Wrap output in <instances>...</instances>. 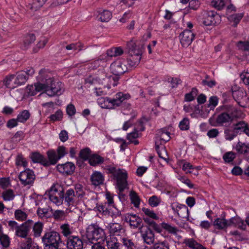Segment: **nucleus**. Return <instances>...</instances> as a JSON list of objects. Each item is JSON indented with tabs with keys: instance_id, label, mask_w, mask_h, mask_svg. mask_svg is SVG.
<instances>
[{
	"instance_id": "19",
	"label": "nucleus",
	"mask_w": 249,
	"mask_h": 249,
	"mask_svg": "<svg viewBox=\"0 0 249 249\" xmlns=\"http://www.w3.org/2000/svg\"><path fill=\"white\" fill-rule=\"evenodd\" d=\"M219 16L213 11L206 12L204 15L203 23L206 26H211L217 23L216 20L219 19Z\"/></svg>"
},
{
	"instance_id": "53",
	"label": "nucleus",
	"mask_w": 249,
	"mask_h": 249,
	"mask_svg": "<svg viewBox=\"0 0 249 249\" xmlns=\"http://www.w3.org/2000/svg\"><path fill=\"white\" fill-rule=\"evenodd\" d=\"M15 218L19 221L25 220L27 217V214L21 210H17L15 212Z\"/></svg>"
},
{
	"instance_id": "37",
	"label": "nucleus",
	"mask_w": 249,
	"mask_h": 249,
	"mask_svg": "<svg viewBox=\"0 0 249 249\" xmlns=\"http://www.w3.org/2000/svg\"><path fill=\"white\" fill-rule=\"evenodd\" d=\"M60 229L63 236L67 237V238H68L71 236H72L71 235L72 233V230L69 224H64L61 225L60 227Z\"/></svg>"
},
{
	"instance_id": "5",
	"label": "nucleus",
	"mask_w": 249,
	"mask_h": 249,
	"mask_svg": "<svg viewBox=\"0 0 249 249\" xmlns=\"http://www.w3.org/2000/svg\"><path fill=\"white\" fill-rule=\"evenodd\" d=\"M41 239L44 249H61L62 240L59 232L53 230L45 231Z\"/></svg>"
},
{
	"instance_id": "1",
	"label": "nucleus",
	"mask_w": 249,
	"mask_h": 249,
	"mask_svg": "<svg viewBox=\"0 0 249 249\" xmlns=\"http://www.w3.org/2000/svg\"><path fill=\"white\" fill-rule=\"evenodd\" d=\"M36 88L38 91H44L50 97L59 96L65 90L62 82L51 78L46 79L45 83H37Z\"/></svg>"
},
{
	"instance_id": "57",
	"label": "nucleus",
	"mask_w": 249,
	"mask_h": 249,
	"mask_svg": "<svg viewBox=\"0 0 249 249\" xmlns=\"http://www.w3.org/2000/svg\"><path fill=\"white\" fill-rule=\"evenodd\" d=\"M0 242L3 247L7 248L10 244V238L7 235L2 233L0 235Z\"/></svg>"
},
{
	"instance_id": "8",
	"label": "nucleus",
	"mask_w": 249,
	"mask_h": 249,
	"mask_svg": "<svg viewBox=\"0 0 249 249\" xmlns=\"http://www.w3.org/2000/svg\"><path fill=\"white\" fill-rule=\"evenodd\" d=\"M18 178L24 186L32 185L35 180L36 175L32 170L27 168L20 173Z\"/></svg>"
},
{
	"instance_id": "12",
	"label": "nucleus",
	"mask_w": 249,
	"mask_h": 249,
	"mask_svg": "<svg viewBox=\"0 0 249 249\" xmlns=\"http://www.w3.org/2000/svg\"><path fill=\"white\" fill-rule=\"evenodd\" d=\"M232 96L240 106L245 107L246 106L248 98L246 91L243 89L240 88L233 91Z\"/></svg>"
},
{
	"instance_id": "49",
	"label": "nucleus",
	"mask_w": 249,
	"mask_h": 249,
	"mask_svg": "<svg viewBox=\"0 0 249 249\" xmlns=\"http://www.w3.org/2000/svg\"><path fill=\"white\" fill-rule=\"evenodd\" d=\"M63 116V113L61 109L57 110L53 114H52L49 117L50 120L52 121H61Z\"/></svg>"
},
{
	"instance_id": "42",
	"label": "nucleus",
	"mask_w": 249,
	"mask_h": 249,
	"mask_svg": "<svg viewBox=\"0 0 249 249\" xmlns=\"http://www.w3.org/2000/svg\"><path fill=\"white\" fill-rule=\"evenodd\" d=\"M30 117V113L27 110H24L20 112L17 116V120L20 123L26 122Z\"/></svg>"
},
{
	"instance_id": "62",
	"label": "nucleus",
	"mask_w": 249,
	"mask_h": 249,
	"mask_svg": "<svg viewBox=\"0 0 249 249\" xmlns=\"http://www.w3.org/2000/svg\"><path fill=\"white\" fill-rule=\"evenodd\" d=\"M142 211L145 215L148 216V217H150L153 219H158V216L153 211H152L146 208H143Z\"/></svg>"
},
{
	"instance_id": "15",
	"label": "nucleus",
	"mask_w": 249,
	"mask_h": 249,
	"mask_svg": "<svg viewBox=\"0 0 249 249\" xmlns=\"http://www.w3.org/2000/svg\"><path fill=\"white\" fill-rule=\"evenodd\" d=\"M110 69L112 73L115 75H120L124 74L127 70V68L124 61H118L112 63Z\"/></svg>"
},
{
	"instance_id": "25",
	"label": "nucleus",
	"mask_w": 249,
	"mask_h": 249,
	"mask_svg": "<svg viewBox=\"0 0 249 249\" xmlns=\"http://www.w3.org/2000/svg\"><path fill=\"white\" fill-rule=\"evenodd\" d=\"M229 226H234L242 230H245L246 228L244 221L238 216L231 218L229 221Z\"/></svg>"
},
{
	"instance_id": "30",
	"label": "nucleus",
	"mask_w": 249,
	"mask_h": 249,
	"mask_svg": "<svg viewBox=\"0 0 249 249\" xmlns=\"http://www.w3.org/2000/svg\"><path fill=\"white\" fill-rule=\"evenodd\" d=\"M213 225L219 230L226 229L229 226V221L225 218H217L213 222Z\"/></svg>"
},
{
	"instance_id": "47",
	"label": "nucleus",
	"mask_w": 249,
	"mask_h": 249,
	"mask_svg": "<svg viewBox=\"0 0 249 249\" xmlns=\"http://www.w3.org/2000/svg\"><path fill=\"white\" fill-rule=\"evenodd\" d=\"M188 246L193 249H205V247L193 239H188Z\"/></svg>"
},
{
	"instance_id": "16",
	"label": "nucleus",
	"mask_w": 249,
	"mask_h": 249,
	"mask_svg": "<svg viewBox=\"0 0 249 249\" xmlns=\"http://www.w3.org/2000/svg\"><path fill=\"white\" fill-rule=\"evenodd\" d=\"M170 139V133L166 128H161L157 131L155 141H158L160 145H163V144L168 142Z\"/></svg>"
},
{
	"instance_id": "14",
	"label": "nucleus",
	"mask_w": 249,
	"mask_h": 249,
	"mask_svg": "<svg viewBox=\"0 0 249 249\" xmlns=\"http://www.w3.org/2000/svg\"><path fill=\"white\" fill-rule=\"evenodd\" d=\"M141 237L144 242L147 245H151L154 243L155 236L152 231L148 227H143L140 231Z\"/></svg>"
},
{
	"instance_id": "45",
	"label": "nucleus",
	"mask_w": 249,
	"mask_h": 249,
	"mask_svg": "<svg viewBox=\"0 0 249 249\" xmlns=\"http://www.w3.org/2000/svg\"><path fill=\"white\" fill-rule=\"evenodd\" d=\"M130 197L131 203L135 207H138L140 203V199L138 194L135 191H131L130 193Z\"/></svg>"
},
{
	"instance_id": "33",
	"label": "nucleus",
	"mask_w": 249,
	"mask_h": 249,
	"mask_svg": "<svg viewBox=\"0 0 249 249\" xmlns=\"http://www.w3.org/2000/svg\"><path fill=\"white\" fill-rule=\"evenodd\" d=\"M47 154L49 159V160H48V162H49V166L51 164L53 165L56 164L58 160L60 159L58 155H56V153L54 150H49Z\"/></svg>"
},
{
	"instance_id": "52",
	"label": "nucleus",
	"mask_w": 249,
	"mask_h": 249,
	"mask_svg": "<svg viewBox=\"0 0 249 249\" xmlns=\"http://www.w3.org/2000/svg\"><path fill=\"white\" fill-rule=\"evenodd\" d=\"M122 242L124 246L127 248V249H135L136 246L133 241L128 238H123L122 239Z\"/></svg>"
},
{
	"instance_id": "11",
	"label": "nucleus",
	"mask_w": 249,
	"mask_h": 249,
	"mask_svg": "<svg viewBox=\"0 0 249 249\" xmlns=\"http://www.w3.org/2000/svg\"><path fill=\"white\" fill-rule=\"evenodd\" d=\"M125 221L129 223L132 229L139 228L140 231L143 228L142 219L136 214H127L125 217Z\"/></svg>"
},
{
	"instance_id": "58",
	"label": "nucleus",
	"mask_w": 249,
	"mask_h": 249,
	"mask_svg": "<svg viewBox=\"0 0 249 249\" xmlns=\"http://www.w3.org/2000/svg\"><path fill=\"white\" fill-rule=\"evenodd\" d=\"M211 5L215 8L221 10L224 7L225 2L223 0H213L211 2Z\"/></svg>"
},
{
	"instance_id": "50",
	"label": "nucleus",
	"mask_w": 249,
	"mask_h": 249,
	"mask_svg": "<svg viewBox=\"0 0 249 249\" xmlns=\"http://www.w3.org/2000/svg\"><path fill=\"white\" fill-rule=\"evenodd\" d=\"M83 45L80 42H78L75 43H71L68 45L66 47V49L67 50H73L80 51L82 49Z\"/></svg>"
},
{
	"instance_id": "61",
	"label": "nucleus",
	"mask_w": 249,
	"mask_h": 249,
	"mask_svg": "<svg viewBox=\"0 0 249 249\" xmlns=\"http://www.w3.org/2000/svg\"><path fill=\"white\" fill-rule=\"evenodd\" d=\"M66 112L69 117L72 118L76 113V108L72 104H69L66 108Z\"/></svg>"
},
{
	"instance_id": "64",
	"label": "nucleus",
	"mask_w": 249,
	"mask_h": 249,
	"mask_svg": "<svg viewBox=\"0 0 249 249\" xmlns=\"http://www.w3.org/2000/svg\"><path fill=\"white\" fill-rule=\"evenodd\" d=\"M240 77L244 84L249 85V71H244L240 74Z\"/></svg>"
},
{
	"instance_id": "17",
	"label": "nucleus",
	"mask_w": 249,
	"mask_h": 249,
	"mask_svg": "<svg viewBox=\"0 0 249 249\" xmlns=\"http://www.w3.org/2000/svg\"><path fill=\"white\" fill-rule=\"evenodd\" d=\"M142 45L136 40L131 39L127 43V49L129 54H142Z\"/></svg>"
},
{
	"instance_id": "24",
	"label": "nucleus",
	"mask_w": 249,
	"mask_h": 249,
	"mask_svg": "<svg viewBox=\"0 0 249 249\" xmlns=\"http://www.w3.org/2000/svg\"><path fill=\"white\" fill-rule=\"evenodd\" d=\"M31 158L34 162L39 163L45 166H49L48 160L39 153H33L31 156Z\"/></svg>"
},
{
	"instance_id": "48",
	"label": "nucleus",
	"mask_w": 249,
	"mask_h": 249,
	"mask_svg": "<svg viewBox=\"0 0 249 249\" xmlns=\"http://www.w3.org/2000/svg\"><path fill=\"white\" fill-rule=\"evenodd\" d=\"M225 138L227 140L231 141L237 136V132L233 130L227 128L224 130Z\"/></svg>"
},
{
	"instance_id": "6",
	"label": "nucleus",
	"mask_w": 249,
	"mask_h": 249,
	"mask_svg": "<svg viewBox=\"0 0 249 249\" xmlns=\"http://www.w3.org/2000/svg\"><path fill=\"white\" fill-rule=\"evenodd\" d=\"M226 112H223L218 115L216 119L211 117L209 119L210 124L213 126L223 125L225 123L231 122L233 118L235 116L236 109L231 105L224 106Z\"/></svg>"
},
{
	"instance_id": "38",
	"label": "nucleus",
	"mask_w": 249,
	"mask_h": 249,
	"mask_svg": "<svg viewBox=\"0 0 249 249\" xmlns=\"http://www.w3.org/2000/svg\"><path fill=\"white\" fill-rule=\"evenodd\" d=\"M99 19L102 22H107L112 18V13L107 10H103L98 15Z\"/></svg>"
},
{
	"instance_id": "59",
	"label": "nucleus",
	"mask_w": 249,
	"mask_h": 249,
	"mask_svg": "<svg viewBox=\"0 0 249 249\" xmlns=\"http://www.w3.org/2000/svg\"><path fill=\"white\" fill-rule=\"evenodd\" d=\"M160 202V199L156 196H153L150 197L148 200L149 204L153 207H157Z\"/></svg>"
},
{
	"instance_id": "35",
	"label": "nucleus",
	"mask_w": 249,
	"mask_h": 249,
	"mask_svg": "<svg viewBox=\"0 0 249 249\" xmlns=\"http://www.w3.org/2000/svg\"><path fill=\"white\" fill-rule=\"evenodd\" d=\"M107 249H119L120 244L115 237H111L106 239Z\"/></svg>"
},
{
	"instance_id": "18",
	"label": "nucleus",
	"mask_w": 249,
	"mask_h": 249,
	"mask_svg": "<svg viewBox=\"0 0 249 249\" xmlns=\"http://www.w3.org/2000/svg\"><path fill=\"white\" fill-rule=\"evenodd\" d=\"M57 170L63 175H71L75 170V165L71 162H67L64 164L57 165Z\"/></svg>"
},
{
	"instance_id": "10",
	"label": "nucleus",
	"mask_w": 249,
	"mask_h": 249,
	"mask_svg": "<svg viewBox=\"0 0 249 249\" xmlns=\"http://www.w3.org/2000/svg\"><path fill=\"white\" fill-rule=\"evenodd\" d=\"M66 245L67 249H83V241L81 237L72 235L67 238Z\"/></svg>"
},
{
	"instance_id": "3",
	"label": "nucleus",
	"mask_w": 249,
	"mask_h": 249,
	"mask_svg": "<svg viewBox=\"0 0 249 249\" xmlns=\"http://www.w3.org/2000/svg\"><path fill=\"white\" fill-rule=\"evenodd\" d=\"M86 237L90 243L104 242L107 239L105 230L101 228L97 222L92 223L87 227L86 230Z\"/></svg>"
},
{
	"instance_id": "60",
	"label": "nucleus",
	"mask_w": 249,
	"mask_h": 249,
	"mask_svg": "<svg viewBox=\"0 0 249 249\" xmlns=\"http://www.w3.org/2000/svg\"><path fill=\"white\" fill-rule=\"evenodd\" d=\"M14 75H10L5 78L3 81V83L4 85L7 88L12 89L16 87V86L12 85L11 83L12 81L14 79Z\"/></svg>"
},
{
	"instance_id": "20",
	"label": "nucleus",
	"mask_w": 249,
	"mask_h": 249,
	"mask_svg": "<svg viewBox=\"0 0 249 249\" xmlns=\"http://www.w3.org/2000/svg\"><path fill=\"white\" fill-rule=\"evenodd\" d=\"M77 196L72 189L67 190L65 194L64 193V199L65 203L68 206H74L76 204Z\"/></svg>"
},
{
	"instance_id": "56",
	"label": "nucleus",
	"mask_w": 249,
	"mask_h": 249,
	"mask_svg": "<svg viewBox=\"0 0 249 249\" xmlns=\"http://www.w3.org/2000/svg\"><path fill=\"white\" fill-rule=\"evenodd\" d=\"M161 227L163 229L171 233L176 234L178 231V229L177 228L173 227L168 223L164 222L162 223Z\"/></svg>"
},
{
	"instance_id": "43",
	"label": "nucleus",
	"mask_w": 249,
	"mask_h": 249,
	"mask_svg": "<svg viewBox=\"0 0 249 249\" xmlns=\"http://www.w3.org/2000/svg\"><path fill=\"white\" fill-rule=\"evenodd\" d=\"M15 164L17 166L26 167L27 166L28 162L22 154L18 153L16 158Z\"/></svg>"
},
{
	"instance_id": "23",
	"label": "nucleus",
	"mask_w": 249,
	"mask_h": 249,
	"mask_svg": "<svg viewBox=\"0 0 249 249\" xmlns=\"http://www.w3.org/2000/svg\"><path fill=\"white\" fill-rule=\"evenodd\" d=\"M91 184L94 186L103 184L104 181V176L100 172L94 171L90 176Z\"/></svg>"
},
{
	"instance_id": "13",
	"label": "nucleus",
	"mask_w": 249,
	"mask_h": 249,
	"mask_svg": "<svg viewBox=\"0 0 249 249\" xmlns=\"http://www.w3.org/2000/svg\"><path fill=\"white\" fill-rule=\"evenodd\" d=\"M33 224L32 220H28L19 226L15 232L16 235L23 238H26Z\"/></svg>"
},
{
	"instance_id": "46",
	"label": "nucleus",
	"mask_w": 249,
	"mask_h": 249,
	"mask_svg": "<svg viewBox=\"0 0 249 249\" xmlns=\"http://www.w3.org/2000/svg\"><path fill=\"white\" fill-rule=\"evenodd\" d=\"M37 214L41 218H48L50 216L49 209L48 208H41L39 207L37 210Z\"/></svg>"
},
{
	"instance_id": "55",
	"label": "nucleus",
	"mask_w": 249,
	"mask_h": 249,
	"mask_svg": "<svg viewBox=\"0 0 249 249\" xmlns=\"http://www.w3.org/2000/svg\"><path fill=\"white\" fill-rule=\"evenodd\" d=\"M247 124L245 122L241 121L234 125V130L235 132L238 133L240 131H243L245 132Z\"/></svg>"
},
{
	"instance_id": "40",
	"label": "nucleus",
	"mask_w": 249,
	"mask_h": 249,
	"mask_svg": "<svg viewBox=\"0 0 249 249\" xmlns=\"http://www.w3.org/2000/svg\"><path fill=\"white\" fill-rule=\"evenodd\" d=\"M236 46L239 50L246 53V54L249 52V41H239L236 43Z\"/></svg>"
},
{
	"instance_id": "4",
	"label": "nucleus",
	"mask_w": 249,
	"mask_h": 249,
	"mask_svg": "<svg viewBox=\"0 0 249 249\" xmlns=\"http://www.w3.org/2000/svg\"><path fill=\"white\" fill-rule=\"evenodd\" d=\"M130 98L129 94L119 92L116 93L113 98L102 97L98 99V102L103 108H115L123 104L126 103V100Z\"/></svg>"
},
{
	"instance_id": "9",
	"label": "nucleus",
	"mask_w": 249,
	"mask_h": 249,
	"mask_svg": "<svg viewBox=\"0 0 249 249\" xmlns=\"http://www.w3.org/2000/svg\"><path fill=\"white\" fill-rule=\"evenodd\" d=\"M35 72L33 68L25 71H21L17 72L16 78L14 81V84L16 86L24 84L28 80L30 76H32Z\"/></svg>"
},
{
	"instance_id": "32",
	"label": "nucleus",
	"mask_w": 249,
	"mask_h": 249,
	"mask_svg": "<svg viewBox=\"0 0 249 249\" xmlns=\"http://www.w3.org/2000/svg\"><path fill=\"white\" fill-rule=\"evenodd\" d=\"M43 229V224L40 222H37L34 224L33 226V235L35 237L41 236Z\"/></svg>"
},
{
	"instance_id": "39",
	"label": "nucleus",
	"mask_w": 249,
	"mask_h": 249,
	"mask_svg": "<svg viewBox=\"0 0 249 249\" xmlns=\"http://www.w3.org/2000/svg\"><path fill=\"white\" fill-rule=\"evenodd\" d=\"M91 150L88 148L86 147L81 149L79 153V157L84 161L89 160L91 155Z\"/></svg>"
},
{
	"instance_id": "26",
	"label": "nucleus",
	"mask_w": 249,
	"mask_h": 249,
	"mask_svg": "<svg viewBox=\"0 0 249 249\" xmlns=\"http://www.w3.org/2000/svg\"><path fill=\"white\" fill-rule=\"evenodd\" d=\"M142 58V54H129V57L127 59V63L131 67H135L140 63Z\"/></svg>"
},
{
	"instance_id": "54",
	"label": "nucleus",
	"mask_w": 249,
	"mask_h": 249,
	"mask_svg": "<svg viewBox=\"0 0 249 249\" xmlns=\"http://www.w3.org/2000/svg\"><path fill=\"white\" fill-rule=\"evenodd\" d=\"M107 212V215H110L112 217H116L121 214V212L115 207L109 206Z\"/></svg>"
},
{
	"instance_id": "22",
	"label": "nucleus",
	"mask_w": 249,
	"mask_h": 249,
	"mask_svg": "<svg viewBox=\"0 0 249 249\" xmlns=\"http://www.w3.org/2000/svg\"><path fill=\"white\" fill-rule=\"evenodd\" d=\"M172 209L175 212V207H176V212L179 217L182 218V220L186 221L187 220V208L185 205H179L174 203L172 204Z\"/></svg>"
},
{
	"instance_id": "36",
	"label": "nucleus",
	"mask_w": 249,
	"mask_h": 249,
	"mask_svg": "<svg viewBox=\"0 0 249 249\" xmlns=\"http://www.w3.org/2000/svg\"><path fill=\"white\" fill-rule=\"evenodd\" d=\"M236 151L240 154H246L249 152V143L239 142L236 146Z\"/></svg>"
},
{
	"instance_id": "29",
	"label": "nucleus",
	"mask_w": 249,
	"mask_h": 249,
	"mask_svg": "<svg viewBox=\"0 0 249 249\" xmlns=\"http://www.w3.org/2000/svg\"><path fill=\"white\" fill-rule=\"evenodd\" d=\"M105 161L104 158L101 156L94 154L90 156L89 160V164L93 166H95L104 163Z\"/></svg>"
},
{
	"instance_id": "21",
	"label": "nucleus",
	"mask_w": 249,
	"mask_h": 249,
	"mask_svg": "<svg viewBox=\"0 0 249 249\" xmlns=\"http://www.w3.org/2000/svg\"><path fill=\"white\" fill-rule=\"evenodd\" d=\"M107 227L111 236L120 235L123 231L122 225L117 223H110Z\"/></svg>"
},
{
	"instance_id": "41",
	"label": "nucleus",
	"mask_w": 249,
	"mask_h": 249,
	"mask_svg": "<svg viewBox=\"0 0 249 249\" xmlns=\"http://www.w3.org/2000/svg\"><path fill=\"white\" fill-rule=\"evenodd\" d=\"M138 137V131L136 130L127 134L126 136V138L129 141V142L134 143L135 145H137L139 143V141L137 140V138Z\"/></svg>"
},
{
	"instance_id": "28",
	"label": "nucleus",
	"mask_w": 249,
	"mask_h": 249,
	"mask_svg": "<svg viewBox=\"0 0 249 249\" xmlns=\"http://www.w3.org/2000/svg\"><path fill=\"white\" fill-rule=\"evenodd\" d=\"M155 148L160 158L165 160H168V155L166 150L163 145L159 144L158 141H155Z\"/></svg>"
},
{
	"instance_id": "34",
	"label": "nucleus",
	"mask_w": 249,
	"mask_h": 249,
	"mask_svg": "<svg viewBox=\"0 0 249 249\" xmlns=\"http://www.w3.org/2000/svg\"><path fill=\"white\" fill-rule=\"evenodd\" d=\"M124 53L123 49L120 47H113L107 51V54L109 57H116L121 55Z\"/></svg>"
},
{
	"instance_id": "63",
	"label": "nucleus",
	"mask_w": 249,
	"mask_h": 249,
	"mask_svg": "<svg viewBox=\"0 0 249 249\" xmlns=\"http://www.w3.org/2000/svg\"><path fill=\"white\" fill-rule=\"evenodd\" d=\"M235 157V154L233 152H229L223 155V158L226 162H230L234 159Z\"/></svg>"
},
{
	"instance_id": "44",
	"label": "nucleus",
	"mask_w": 249,
	"mask_h": 249,
	"mask_svg": "<svg viewBox=\"0 0 249 249\" xmlns=\"http://www.w3.org/2000/svg\"><path fill=\"white\" fill-rule=\"evenodd\" d=\"M1 196L4 201H8L14 199L15 195L13 190L8 189L2 192Z\"/></svg>"
},
{
	"instance_id": "27",
	"label": "nucleus",
	"mask_w": 249,
	"mask_h": 249,
	"mask_svg": "<svg viewBox=\"0 0 249 249\" xmlns=\"http://www.w3.org/2000/svg\"><path fill=\"white\" fill-rule=\"evenodd\" d=\"M35 245H36V243L31 237H26L21 241L18 249H32Z\"/></svg>"
},
{
	"instance_id": "2",
	"label": "nucleus",
	"mask_w": 249,
	"mask_h": 249,
	"mask_svg": "<svg viewBox=\"0 0 249 249\" xmlns=\"http://www.w3.org/2000/svg\"><path fill=\"white\" fill-rule=\"evenodd\" d=\"M107 170L108 173L111 174L112 178L115 180L116 188L120 192H123L128 186V174L126 171L112 166H108Z\"/></svg>"
},
{
	"instance_id": "51",
	"label": "nucleus",
	"mask_w": 249,
	"mask_h": 249,
	"mask_svg": "<svg viewBox=\"0 0 249 249\" xmlns=\"http://www.w3.org/2000/svg\"><path fill=\"white\" fill-rule=\"evenodd\" d=\"M243 17V14L242 13L236 14L230 16L228 18L231 22H233L234 23V26H236L242 18Z\"/></svg>"
},
{
	"instance_id": "7",
	"label": "nucleus",
	"mask_w": 249,
	"mask_h": 249,
	"mask_svg": "<svg viewBox=\"0 0 249 249\" xmlns=\"http://www.w3.org/2000/svg\"><path fill=\"white\" fill-rule=\"evenodd\" d=\"M58 190L54 186H52L49 192V199L51 202L57 206L62 204L64 200V190Z\"/></svg>"
},
{
	"instance_id": "31",
	"label": "nucleus",
	"mask_w": 249,
	"mask_h": 249,
	"mask_svg": "<svg viewBox=\"0 0 249 249\" xmlns=\"http://www.w3.org/2000/svg\"><path fill=\"white\" fill-rule=\"evenodd\" d=\"M36 40V36L33 34H29L26 35L23 38V48L24 49H27L31 44Z\"/></svg>"
}]
</instances>
